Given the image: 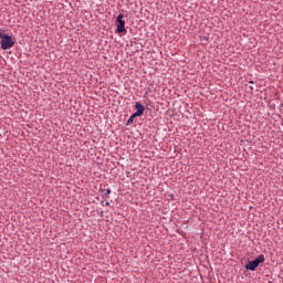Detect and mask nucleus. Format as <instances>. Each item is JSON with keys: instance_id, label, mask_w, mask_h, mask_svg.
<instances>
[{"instance_id": "nucleus-1", "label": "nucleus", "mask_w": 283, "mask_h": 283, "mask_svg": "<svg viewBox=\"0 0 283 283\" xmlns=\"http://www.w3.org/2000/svg\"><path fill=\"white\" fill-rule=\"evenodd\" d=\"M0 39L2 50H10L11 48H14V39H12V35H8L6 33V29H0Z\"/></svg>"}, {"instance_id": "nucleus-2", "label": "nucleus", "mask_w": 283, "mask_h": 283, "mask_svg": "<svg viewBox=\"0 0 283 283\" xmlns=\"http://www.w3.org/2000/svg\"><path fill=\"white\" fill-rule=\"evenodd\" d=\"M264 254L259 255L255 260L249 261L248 264H245V269L248 271H255L260 266V264L264 263Z\"/></svg>"}, {"instance_id": "nucleus-3", "label": "nucleus", "mask_w": 283, "mask_h": 283, "mask_svg": "<svg viewBox=\"0 0 283 283\" xmlns=\"http://www.w3.org/2000/svg\"><path fill=\"white\" fill-rule=\"evenodd\" d=\"M125 15L123 13H119L116 18V23H117V33L118 34H123V32H127V30L125 29Z\"/></svg>"}, {"instance_id": "nucleus-4", "label": "nucleus", "mask_w": 283, "mask_h": 283, "mask_svg": "<svg viewBox=\"0 0 283 283\" xmlns=\"http://www.w3.org/2000/svg\"><path fill=\"white\" fill-rule=\"evenodd\" d=\"M135 109H136V112L134 113L135 116H143V114H145V106H143L140 102H136Z\"/></svg>"}, {"instance_id": "nucleus-5", "label": "nucleus", "mask_w": 283, "mask_h": 283, "mask_svg": "<svg viewBox=\"0 0 283 283\" xmlns=\"http://www.w3.org/2000/svg\"><path fill=\"white\" fill-rule=\"evenodd\" d=\"M138 117L135 113L130 115V117L127 119L126 125H132L134 123V118Z\"/></svg>"}, {"instance_id": "nucleus-6", "label": "nucleus", "mask_w": 283, "mask_h": 283, "mask_svg": "<svg viewBox=\"0 0 283 283\" xmlns=\"http://www.w3.org/2000/svg\"><path fill=\"white\" fill-rule=\"evenodd\" d=\"M109 193H112V189L106 190V195L109 196Z\"/></svg>"}, {"instance_id": "nucleus-7", "label": "nucleus", "mask_w": 283, "mask_h": 283, "mask_svg": "<svg viewBox=\"0 0 283 283\" xmlns=\"http://www.w3.org/2000/svg\"><path fill=\"white\" fill-rule=\"evenodd\" d=\"M250 84H253V81H251Z\"/></svg>"}]
</instances>
